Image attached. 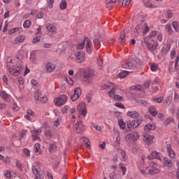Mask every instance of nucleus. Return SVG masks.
I'll return each instance as SVG.
<instances>
[{
  "label": "nucleus",
  "instance_id": "obj_1",
  "mask_svg": "<svg viewBox=\"0 0 179 179\" xmlns=\"http://www.w3.org/2000/svg\"><path fill=\"white\" fill-rule=\"evenodd\" d=\"M145 157H142L141 160L137 163V167L142 176H146L150 174V171L148 166L145 164Z\"/></svg>",
  "mask_w": 179,
  "mask_h": 179
},
{
  "label": "nucleus",
  "instance_id": "obj_2",
  "mask_svg": "<svg viewBox=\"0 0 179 179\" xmlns=\"http://www.w3.org/2000/svg\"><path fill=\"white\" fill-rule=\"evenodd\" d=\"M150 175L155 176V174H159L162 171V166L156 164L155 162L149 163Z\"/></svg>",
  "mask_w": 179,
  "mask_h": 179
},
{
  "label": "nucleus",
  "instance_id": "obj_3",
  "mask_svg": "<svg viewBox=\"0 0 179 179\" xmlns=\"http://www.w3.org/2000/svg\"><path fill=\"white\" fill-rule=\"evenodd\" d=\"M140 137L141 136L138 131H132L126 135L125 140L127 142H134V141H138Z\"/></svg>",
  "mask_w": 179,
  "mask_h": 179
},
{
  "label": "nucleus",
  "instance_id": "obj_4",
  "mask_svg": "<svg viewBox=\"0 0 179 179\" xmlns=\"http://www.w3.org/2000/svg\"><path fill=\"white\" fill-rule=\"evenodd\" d=\"M68 100V96L66 95H62L59 96L58 98L55 99L54 103L56 106H64Z\"/></svg>",
  "mask_w": 179,
  "mask_h": 179
},
{
  "label": "nucleus",
  "instance_id": "obj_5",
  "mask_svg": "<svg viewBox=\"0 0 179 179\" xmlns=\"http://www.w3.org/2000/svg\"><path fill=\"white\" fill-rule=\"evenodd\" d=\"M148 160H155V159H156L157 160L162 162V160H163V155H162V153L160 152L153 151L148 155Z\"/></svg>",
  "mask_w": 179,
  "mask_h": 179
},
{
  "label": "nucleus",
  "instance_id": "obj_6",
  "mask_svg": "<svg viewBox=\"0 0 179 179\" xmlns=\"http://www.w3.org/2000/svg\"><path fill=\"white\" fill-rule=\"evenodd\" d=\"M77 110L79 111L80 114L83 117H86L87 114V107H86V104L85 103L81 102L77 106Z\"/></svg>",
  "mask_w": 179,
  "mask_h": 179
},
{
  "label": "nucleus",
  "instance_id": "obj_7",
  "mask_svg": "<svg viewBox=\"0 0 179 179\" xmlns=\"http://www.w3.org/2000/svg\"><path fill=\"white\" fill-rule=\"evenodd\" d=\"M138 65V63L135 60H131L130 62L122 64V68L124 69H135Z\"/></svg>",
  "mask_w": 179,
  "mask_h": 179
},
{
  "label": "nucleus",
  "instance_id": "obj_8",
  "mask_svg": "<svg viewBox=\"0 0 179 179\" xmlns=\"http://www.w3.org/2000/svg\"><path fill=\"white\" fill-rule=\"evenodd\" d=\"M31 169L33 174L35 176V179H43L41 169H40L38 166H33Z\"/></svg>",
  "mask_w": 179,
  "mask_h": 179
},
{
  "label": "nucleus",
  "instance_id": "obj_9",
  "mask_svg": "<svg viewBox=\"0 0 179 179\" xmlns=\"http://www.w3.org/2000/svg\"><path fill=\"white\" fill-rule=\"evenodd\" d=\"M84 78H83V82H85V83L86 85H90L91 83H92L93 82V74H92V73H90V71L88 72H85L84 73L83 76Z\"/></svg>",
  "mask_w": 179,
  "mask_h": 179
},
{
  "label": "nucleus",
  "instance_id": "obj_10",
  "mask_svg": "<svg viewBox=\"0 0 179 179\" xmlns=\"http://www.w3.org/2000/svg\"><path fill=\"white\" fill-rule=\"evenodd\" d=\"M86 54L83 51H78L77 53H76V57L77 58V62L79 64L82 62H85L86 59Z\"/></svg>",
  "mask_w": 179,
  "mask_h": 179
},
{
  "label": "nucleus",
  "instance_id": "obj_11",
  "mask_svg": "<svg viewBox=\"0 0 179 179\" xmlns=\"http://www.w3.org/2000/svg\"><path fill=\"white\" fill-rule=\"evenodd\" d=\"M74 129H76V132H77V134H81V132L85 131V125H83V122L82 121H79L75 124Z\"/></svg>",
  "mask_w": 179,
  "mask_h": 179
},
{
  "label": "nucleus",
  "instance_id": "obj_12",
  "mask_svg": "<svg viewBox=\"0 0 179 179\" xmlns=\"http://www.w3.org/2000/svg\"><path fill=\"white\" fill-rule=\"evenodd\" d=\"M33 141H40V135H41V129H34L31 131Z\"/></svg>",
  "mask_w": 179,
  "mask_h": 179
},
{
  "label": "nucleus",
  "instance_id": "obj_13",
  "mask_svg": "<svg viewBox=\"0 0 179 179\" xmlns=\"http://www.w3.org/2000/svg\"><path fill=\"white\" fill-rule=\"evenodd\" d=\"M155 139V136H151L148 134H144L143 141L146 145L150 146L153 143V140Z\"/></svg>",
  "mask_w": 179,
  "mask_h": 179
},
{
  "label": "nucleus",
  "instance_id": "obj_14",
  "mask_svg": "<svg viewBox=\"0 0 179 179\" xmlns=\"http://www.w3.org/2000/svg\"><path fill=\"white\" fill-rule=\"evenodd\" d=\"M84 41H85V43L86 44L85 47H86L87 52L90 54V52H92V48L93 47V43H92L90 39H89V38L87 37L84 38Z\"/></svg>",
  "mask_w": 179,
  "mask_h": 179
},
{
  "label": "nucleus",
  "instance_id": "obj_15",
  "mask_svg": "<svg viewBox=\"0 0 179 179\" xmlns=\"http://www.w3.org/2000/svg\"><path fill=\"white\" fill-rule=\"evenodd\" d=\"M145 44L147 45V48H148L149 51H155V50H157V47H159V43H148L146 39H145Z\"/></svg>",
  "mask_w": 179,
  "mask_h": 179
},
{
  "label": "nucleus",
  "instance_id": "obj_16",
  "mask_svg": "<svg viewBox=\"0 0 179 179\" xmlns=\"http://www.w3.org/2000/svg\"><path fill=\"white\" fill-rule=\"evenodd\" d=\"M166 150L171 159H174V157H176V152H174V150L171 148V144L166 145Z\"/></svg>",
  "mask_w": 179,
  "mask_h": 179
},
{
  "label": "nucleus",
  "instance_id": "obj_17",
  "mask_svg": "<svg viewBox=\"0 0 179 179\" xmlns=\"http://www.w3.org/2000/svg\"><path fill=\"white\" fill-rule=\"evenodd\" d=\"M46 29L48 31H49V33H51V34H57V27L54 26V24H48V25H46Z\"/></svg>",
  "mask_w": 179,
  "mask_h": 179
},
{
  "label": "nucleus",
  "instance_id": "obj_18",
  "mask_svg": "<svg viewBox=\"0 0 179 179\" xmlns=\"http://www.w3.org/2000/svg\"><path fill=\"white\" fill-rule=\"evenodd\" d=\"M6 66L8 71L10 70L13 69L15 66V60L10 59V58H8L6 63Z\"/></svg>",
  "mask_w": 179,
  "mask_h": 179
},
{
  "label": "nucleus",
  "instance_id": "obj_19",
  "mask_svg": "<svg viewBox=\"0 0 179 179\" xmlns=\"http://www.w3.org/2000/svg\"><path fill=\"white\" fill-rule=\"evenodd\" d=\"M45 66L48 72H52V71H54V69H55V64H54L53 63H51L50 62H46L45 64Z\"/></svg>",
  "mask_w": 179,
  "mask_h": 179
},
{
  "label": "nucleus",
  "instance_id": "obj_20",
  "mask_svg": "<svg viewBox=\"0 0 179 179\" xmlns=\"http://www.w3.org/2000/svg\"><path fill=\"white\" fill-rule=\"evenodd\" d=\"M31 117H34V112L31 109L27 110V114L24 115V118L28 121H31Z\"/></svg>",
  "mask_w": 179,
  "mask_h": 179
},
{
  "label": "nucleus",
  "instance_id": "obj_21",
  "mask_svg": "<svg viewBox=\"0 0 179 179\" xmlns=\"http://www.w3.org/2000/svg\"><path fill=\"white\" fill-rule=\"evenodd\" d=\"M26 40V36L23 35H20L17 37H15L14 40V44H19L20 43H23Z\"/></svg>",
  "mask_w": 179,
  "mask_h": 179
},
{
  "label": "nucleus",
  "instance_id": "obj_22",
  "mask_svg": "<svg viewBox=\"0 0 179 179\" xmlns=\"http://www.w3.org/2000/svg\"><path fill=\"white\" fill-rule=\"evenodd\" d=\"M127 117H130L131 118H138L139 117V113L135 110L134 111H128L127 113Z\"/></svg>",
  "mask_w": 179,
  "mask_h": 179
},
{
  "label": "nucleus",
  "instance_id": "obj_23",
  "mask_svg": "<svg viewBox=\"0 0 179 179\" xmlns=\"http://www.w3.org/2000/svg\"><path fill=\"white\" fill-rule=\"evenodd\" d=\"M115 2H117V0H106V8L110 10L113 9L114 8V3H115Z\"/></svg>",
  "mask_w": 179,
  "mask_h": 179
},
{
  "label": "nucleus",
  "instance_id": "obj_24",
  "mask_svg": "<svg viewBox=\"0 0 179 179\" xmlns=\"http://www.w3.org/2000/svg\"><path fill=\"white\" fill-rule=\"evenodd\" d=\"M0 96L6 101H9V99H10V95H9V94L6 93L5 91H1Z\"/></svg>",
  "mask_w": 179,
  "mask_h": 179
},
{
  "label": "nucleus",
  "instance_id": "obj_25",
  "mask_svg": "<svg viewBox=\"0 0 179 179\" xmlns=\"http://www.w3.org/2000/svg\"><path fill=\"white\" fill-rule=\"evenodd\" d=\"M11 75H13V76H18V75L20 73V68L16 67V69L13 68V69L8 71Z\"/></svg>",
  "mask_w": 179,
  "mask_h": 179
},
{
  "label": "nucleus",
  "instance_id": "obj_26",
  "mask_svg": "<svg viewBox=\"0 0 179 179\" xmlns=\"http://www.w3.org/2000/svg\"><path fill=\"white\" fill-rule=\"evenodd\" d=\"M164 159V167H172L173 162L169 158H163Z\"/></svg>",
  "mask_w": 179,
  "mask_h": 179
},
{
  "label": "nucleus",
  "instance_id": "obj_27",
  "mask_svg": "<svg viewBox=\"0 0 179 179\" xmlns=\"http://www.w3.org/2000/svg\"><path fill=\"white\" fill-rule=\"evenodd\" d=\"M34 150H35V153L36 155H40V153H41V145H40V143H37L34 145Z\"/></svg>",
  "mask_w": 179,
  "mask_h": 179
},
{
  "label": "nucleus",
  "instance_id": "obj_28",
  "mask_svg": "<svg viewBox=\"0 0 179 179\" xmlns=\"http://www.w3.org/2000/svg\"><path fill=\"white\" fill-rule=\"evenodd\" d=\"M117 152L118 153H120V155L122 157V162H127V158H125L127 156V154L125 153V151L122 150L121 148H117Z\"/></svg>",
  "mask_w": 179,
  "mask_h": 179
},
{
  "label": "nucleus",
  "instance_id": "obj_29",
  "mask_svg": "<svg viewBox=\"0 0 179 179\" xmlns=\"http://www.w3.org/2000/svg\"><path fill=\"white\" fill-rule=\"evenodd\" d=\"M55 150H57V143L53 142L50 144L49 152L50 153H53Z\"/></svg>",
  "mask_w": 179,
  "mask_h": 179
},
{
  "label": "nucleus",
  "instance_id": "obj_30",
  "mask_svg": "<svg viewBox=\"0 0 179 179\" xmlns=\"http://www.w3.org/2000/svg\"><path fill=\"white\" fill-rule=\"evenodd\" d=\"M59 8L61 10H65L66 8H68V3H66V0H62L59 3Z\"/></svg>",
  "mask_w": 179,
  "mask_h": 179
},
{
  "label": "nucleus",
  "instance_id": "obj_31",
  "mask_svg": "<svg viewBox=\"0 0 179 179\" xmlns=\"http://www.w3.org/2000/svg\"><path fill=\"white\" fill-rule=\"evenodd\" d=\"M150 114L152 115V117H156L157 115V110H156V108L155 106L149 107Z\"/></svg>",
  "mask_w": 179,
  "mask_h": 179
},
{
  "label": "nucleus",
  "instance_id": "obj_32",
  "mask_svg": "<svg viewBox=\"0 0 179 179\" xmlns=\"http://www.w3.org/2000/svg\"><path fill=\"white\" fill-rule=\"evenodd\" d=\"M36 59H37L36 52V50H34L30 54L29 59H31L32 62H36Z\"/></svg>",
  "mask_w": 179,
  "mask_h": 179
},
{
  "label": "nucleus",
  "instance_id": "obj_33",
  "mask_svg": "<svg viewBox=\"0 0 179 179\" xmlns=\"http://www.w3.org/2000/svg\"><path fill=\"white\" fill-rule=\"evenodd\" d=\"M145 131H153V129H156V125L152 124H148L144 127Z\"/></svg>",
  "mask_w": 179,
  "mask_h": 179
},
{
  "label": "nucleus",
  "instance_id": "obj_34",
  "mask_svg": "<svg viewBox=\"0 0 179 179\" xmlns=\"http://www.w3.org/2000/svg\"><path fill=\"white\" fill-rule=\"evenodd\" d=\"M150 69L152 72H157L159 71V65L156 63H152L150 64Z\"/></svg>",
  "mask_w": 179,
  "mask_h": 179
},
{
  "label": "nucleus",
  "instance_id": "obj_35",
  "mask_svg": "<svg viewBox=\"0 0 179 179\" xmlns=\"http://www.w3.org/2000/svg\"><path fill=\"white\" fill-rule=\"evenodd\" d=\"M171 46L170 45H166L165 47L162 48V54L163 55H167L169 54V51H170Z\"/></svg>",
  "mask_w": 179,
  "mask_h": 179
},
{
  "label": "nucleus",
  "instance_id": "obj_36",
  "mask_svg": "<svg viewBox=\"0 0 179 179\" xmlns=\"http://www.w3.org/2000/svg\"><path fill=\"white\" fill-rule=\"evenodd\" d=\"M118 125H119L120 129H125V127H127V123H125V122H124V120L120 119L118 121Z\"/></svg>",
  "mask_w": 179,
  "mask_h": 179
},
{
  "label": "nucleus",
  "instance_id": "obj_37",
  "mask_svg": "<svg viewBox=\"0 0 179 179\" xmlns=\"http://www.w3.org/2000/svg\"><path fill=\"white\" fill-rule=\"evenodd\" d=\"M144 5L147 8H157L156 6L153 5L149 0H144Z\"/></svg>",
  "mask_w": 179,
  "mask_h": 179
},
{
  "label": "nucleus",
  "instance_id": "obj_38",
  "mask_svg": "<svg viewBox=\"0 0 179 179\" xmlns=\"http://www.w3.org/2000/svg\"><path fill=\"white\" fill-rule=\"evenodd\" d=\"M127 75H129V72L127 71H124L118 75V77L120 78V79H124V78H127Z\"/></svg>",
  "mask_w": 179,
  "mask_h": 179
},
{
  "label": "nucleus",
  "instance_id": "obj_39",
  "mask_svg": "<svg viewBox=\"0 0 179 179\" xmlns=\"http://www.w3.org/2000/svg\"><path fill=\"white\" fill-rule=\"evenodd\" d=\"M165 30L169 34H173V27H171V24L166 25Z\"/></svg>",
  "mask_w": 179,
  "mask_h": 179
},
{
  "label": "nucleus",
  "instance_id": "obj_40",
  "mask_svg": "<svg viewBox=\"0 0 179 179\" xmlns=\"http://www.w3.org/2000/svg\"><path fill=\"white\" fill-rule=\"evenodd\" d=\"M35 96L36 100L39 101L40 99L43 96V94H41V91L36 90L35 92V96Z\"/></svg>",
  "mask_w": 179,
  "mask_h": 179
},
{
  "label": "nucleus",
  "instance_id": "obj_41",
  "mask_svg": "<svg viewBox=\"0 0 179 179\" xmlns=\"http://www.w3.org/2000/svg\"><path fill=\"white\" fill-rule=\"evenodd\" d=\"M125 32H122L119 38V43L122 44V43H125Z\"/></svg>",
  "mask_w": 179,
  "mask_h": 179
},
{
  "label": "nucleus",
  "instance_id": "obj_42",
  "mask_svg": "<svg viewBox=\"0 0 179 179\" xmlns=\"http://www.w3.org/2000/svg\"><path fill=\"white\" fill-rule=\"evenodd\" d=\"M119 167L120 169H122V173L123 176H125L127 174V167L123 164H120Z\"/></svg>",
  "mask_w": 179,
  "mask_h": 179
},
{
  "label": "nucleus",
  "instance_id": "obj_43",
  "mask_svg": "<svg viewBox=\"0 0 179 179\" xmlns=\"http://www.w3.org/2000/svg\"><path fill=\"white\" fill-rule=\"evenodd\" d=\"M108 95L110 99H113V97L115 96V87L111 88V90L108 92Z\"/></svg>",
  "mask_w": 179,
  "mask_h": 179
},
{
  "label": "nucleus",
  "instance_id": "obj_44",
  "mask_svg": "<svg viewBox=\"0 0 179 179\" xmlns=\"http://www.w3.org/2000/svg\"><path fill=\"white\" fill-rule=\"evenodd\" d=\"M172 26H173L174 30H176V31H179V23H178V22L173 21L172 22Z\"/></svg>",
  "mask_w": 179,
  "mask_h": 179
},
{
  "label": "nucleus",
  "instance_id": "obj_45",
  "mask_svg": "<svg viewBox=\"0 0 179 179\" xmlns=\"http://www.w3.org/2000/svg\"><path fill=\"white\" fill-rule=\"evenodd\" d=\"M31 25V22L29 20H27L24 22L23 27L24 29H29L30 26Z\"/></svg>",
  "mask_w": 179,
  "mask_h": 179
},
{
  "label": "nucleus",
  "instance_id": "obj_46",
  "mask_svg": "<svg viewBox=\"0 0 179 179\" xmlns=\"http://www.w3.org/2000/svg\"><path fill=\"white\" fill-rule=\"evenodd\" d=\"M131 90H142V85H133L130 87Z\"/></svg>",
  "mask_w": 179,
  "mask_h": 179
},
{
  "label": "nucleus",
  "instance_id": "obj_47",
  "mask_svg": "<svg viewBox=\"0 0 179 179\" xmlns=\"http://www.w3.org/2000/svg\"><path fill=\"white\" fill-rule=\"evenodd\" d=\"M92 127H94L96 131L101 132V127H100V125H98L97 124L93 122L92 123Z\"/></svg>",
  "mask_w": 179,
  "mask_h": 179
},
{
  "label": "nucleus",
  "instance_id": "obj_48",
  "mask_svg": "<svg viewBox=\"0 0 179 179\" xmlns=\"http://www.w3.org/2000/svg\"><path fill=\"white\" fill-rule=\"evenodd\" d=\"M59 50L60 51H65V50H66V45L64 43L59 45L57 51H59Z\"/></svg>",
  "mask_w": 179,
  "mask_h": 179
},
{
  "label": "nucleus",
  "instance_id": "obj_49",
  "mask_svg": "<svg viewBox=\"0 0 179 179\" xmlns=\"http://www.w3.org/2000/svg\"><path fill=\"white\" fill-rule=\"evenodd\" d=\"M127 127L126 129L127 132H131L133 128L132 123H131V122H127Z\"/></svg>",
  "mask_w": 179,
  "mask_h": 179
},
{
  "label": "nucleus",
  "instance_id": "obj_50",
  "mask_svg": "<svg viewBox=\"0 0 179 179\" xmlns=\"http://www.w3.org/2000/svg\"><path fill=\"white\" fill-rule=\"evenodd\" d=\"M85 48V41L83 42L78 43L77 45V50H83Z\"/></svg>",
  "mask_w": 179,
  "mask_h": 179
},
{
  "label": "nucleus",
  "instance_id": "obj_51",
  "mask_svg": "<svg viewBox=\"0 0 179 179\" xmlns=\"http://www.w3.org/2000/svg\"><path fill=\"white\" fill-rule=\"evenodd\" d=\"M174 16V13H173V11L168 10L166 13V19L169 20V19H171Z\"/></svg>",
  "mask_w": 179,
  "mask_h": 179
},
{
  "label": "nucleus",
  "instance_id": "obj_52",
  "mask_svg": "<svg viewBox=\"0 0 179 179\" xmlns=\"http://www.w3.org/2000/svg\"><path fill=\"white\" fill-rule=\"evenodd\" d=\"M46 138H48V139H51L52 138V132H51V131L50 130H48L45 131V134Z\"/></svg>",
  "mask_w": 179,
  "mask_h": 179
},
{
  "label": "nucleus",
  "instance_id": "obj_53",
  "mask_svg": "<svg viewBox=\"0 0 179 179\" xmlns=\"http://www.w3.org/2000/svg\"><path fill=\"white\" fill-rule=\"evenodd\" d=\"M61 122H62V120L60 117H59L57 119V120H55L54 122L53 125H54V127H59V124H61Z\"/></svg>",
  "mask_w": 179,
  "mask_h": 179
},
{
  "label": "nucleus",
  "instance_id": "obj_54",
  "mask_svg": "<svg viewBox=\"0 0 179 179\" xmlns=\"http://www.w3.org/2000/svg\"><path fill=\"white\" fill-rule=\"evenodd\" d=\"M82 93V91L80 90V88L76 87L74 90V94L77 95L78 97H80V94Z\"/></svg>",
  "mask_w": 179,
  "mask_h": 179
},
{
  "label": "nucleus",
  "instance_id": "obj_55",
  "mask_svg": "<svg viewBox=\"0 0 179 179\" xmlns=\"http://www.w3.org/2000/svg\"><path fill=\"white\" fill-rule=\"evenodd\" d=\"M94 45H95V47L100 48V40L99 38H96L94 40Z\"/></svg>",
  "mask_w": 179,
  "mask_h": 179
},
{
  "label": "nucleus",
  "instance_id": "obj_56",
  "mask_svg": "<svg viewBox=\"0 0 179 179\" xmlns=\"http://www.w3.org/2000/svg\"><path fill=\"white\" fill-rule=\"evenodd\" d=\"M71 107L69 106L66 105L64 108H62V112L65 114V113H68L70 110Z\"/></svg>",
  "mask_w": 179,
  "mask_h": 179
},
{
  "label": "nucleus",
  "instance_id": "obj_57",
  "mask_svg": "<svg viewBox=\"0 0 179 179\" xmlns=\"http://www.w3.org/2000/svg\"><path fill=\"white\" fill-rule=\"evenodd\" d=\"M152 100H153V101H156V103H162V101H163V100H164V98H163L162 96L159 97V98L154 97V98H152Z\"/></svg>",
  "mask_w": 179,
  "mask_h": 179
},
{
  "label": "nucleus",
  "instance_id": "obj_58",
  "mask_svg": "<svg viewBox=\"0 0 179 179\" xmlns=\"http://www.w3.org/2000/svg\"><path fill=\"white\" fill-rule=\"evenodd\" d=\"M20 30V28L19 27L13 28L10 29V31H9V34H15V33H17V31H19Z\"/></svg>",
  "mask_w": 179,
  "mask_h": 179
},
{
  "label": "nucleus",
  "instance_id": "obj_59",
  "mask_svg": "<svg viewBox=\"0 0 179 179\" xmlns=\"http://www.w3.org/2000/svg\"><path fill=\"white\" fill-rule=\"evenodd\" d=\"M40 40H41V36H37L33 38L32 43H33V44H36V43H38V41H40Z\"/></svg>",
  "mask_w": 179,
  "mask_h": 179
},
{
  "label": "nucleus",
  "instance_id": "obj_60",
  "mask_svg": "<svg viewBox=\"0 0 179 179\" xmlns=\"http://www.w3.org/2000/svg\"><path fill=\"white\" fill-rule=\"evenodd\" d=\"M83 143L85 144L87 148H90V144H89V138H83Z\"/></svg>",
  "mask_w": 179,
  "mask_h": 179
},
{
  "label": "nucleus",
  "instance_id": "obj_61",
  "mask_svg": "<svg viewBox=\"0 0 179 179\" xmlns=\"http://www.w3.org/2000/svg\"><path fill=\"white\" fill-rule=\"evenodd\" d=\"M134 34L136 36H138V33H141V25H138L135 29H134Z\"/></svg>",
  "mask_w": 179,
  "mask_h": 179
},
{
  "label": "nucleus",
  "instance_id": "obj_62",
  "mask_svg": "<svg viewBox=\"0 0 179 179\" xmlns=\"http://www.w3.org/2000/svg\"><path fill=\"white\" fill-rule=\"evenodd\" d=\"M66 82L69 85H71V86L73 85V80L71 78V77L66 78Z\"/></svg>",
  "mask_w": 179,
  "mask_h": 179
},
{
  "label": "nucleus",
  "instance_id": "obj_63",
  "mask_svg": "<svg viewBox=\"0 0 179 179\" xmlns=\"http://www.w3.org/2000/svg\"><path fill=\"white\" fill-rule=\"evenodd\" d=\"M120 141H121V136H120V134H117L115 141V145H120Z\"/></svg>",
  "mask_w": 179,
  "mask_h": 179
},
{
  "label": "nucleus",
  "instance_id": "obj_64",
  "mask_svg": "<svg viewBox=\"0 0 179 179\" xmlns=\"http://www.w3.org/2000/svg\"><path fill=\"white\" fill-rule=\"evenodd\" d=\"M4 176L6 177V178H8V179L12 178L10 171H6Z\"/></svg>",
  "mask_w": 179,
  "mask_h": 179
}]
</instances>
